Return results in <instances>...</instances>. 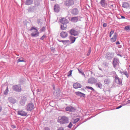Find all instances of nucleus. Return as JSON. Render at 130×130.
<instances>
[{
  "label": "nucleus",
  "mask_w": 130,
  "mask_h": 130,
  "mask_svg": "<svg viewBox=\"0 0 130 130\" xmlns=\"http://www.w3.org/2000/svg\"><path fill=\"white\" fill-rule=\"evenodd\" d=\"M75 93L77 95L81 97L84 98L85 96V94L79 91L76 92Z\"/></svg>",
  "instance_id": "obj_20"
},
{
  "label": "nucleus",
  "mask_w": 130,
  "mask_h": 130,
  "mask_svg": "<svg viewBox=\"0 0 130 130\" xmlns=\"http://www.w3.org/2000/svg\"><path fill=\"white\" fill-rule=\"evenodd\" d=\"M18 114H27V113L23 110H21L18 111Z\"/></svg>",
  "instance_id": "obj_33"
},
{
  "label": "nucleus",
  "mask_w": 130,
  "mask_h": 130,
  "mask_svg": "<svg viewBox=\"0 0 130 130\" xmlns=\"http://www.w3.org/2000/svg\"><path fill=\"white\" fill-rule=\"evenodd\" d=\"M34 30V31L31 34V35L34 37H37L39 36V32L38 30L34 27H32L29 30L30 31Z\"/></svg>",
  "instance_id": "obj_3"
},
{
  "label": "nucleus",
  "mask_w": 130,
  "mask_h": 130,
  "mask_svg": "<svg viewBox=\"0 0 130 130\" xmlns=\"http://www.w3.org/2000/svg\"><path fill=\"white\" fill-rule=\"evenodd\" d=\"M88 89L91 90L93 91L94 92L95 91L94 89L92 87L88 86H86V89Z\"/></svg>",
  "instance_id": "obj_30"
},
{
  "label": "nucleus",
  "mask_w": 130,
  "mask_h": 130,
  "mask_svg": "<svg viewBox=\"0 0 130 130\" xmlns=\"http://www.w3.org/2000/svg\"><path fill=\"white\" fill-rule=\"evenodd\" d=\"M112 35L109 34V37H111V35Z\"/></svg>",
  "instance_id": "obj_62"
},
{
  "label": "nucleus",
  "mask_w": 130,
  "mask_h": 130,
  "mask_svg": "<svg viewBox=\"0 0 130 130\" xmlns=\"http://www.w3.org/2000/svg\"><path fill=\"white\" fill-rule=\"evenodd\" d=\"M8 100L10 103L12 104H14L16 102V100L14 98H12L9 97L8 98Z\"/></svg>",
  "instance_id": "obj_22"
},
{
  "label": "nucleus",
  "mask_w": 130,
  "mask_h": 130,
  "mask_svg": "<svg viewBox=\"0 0 130 130\" xmlns=\"http://www.w3.org/2000/svg\"><path fill=\"white\" fill-rule=\"evenodd\" d=\"M100 3L101 6L103 7L106 8L107 6V4L106 0H101Z\"/></svg>",
  "instance_id": "obj_15"
},
{
  "label": "nucleus",
  "mask_w": 130,
  "mask_h": 130,
  "mask_svg": "<svg viewBox=\"0 0 130 130\" xmlns=\"http://www.w3.org/2000/svg\"><path fill=\"white\" fill-rule=\"evenodd\" d=\"M127 6L128 4L126 3H124L122 5V6L124 8H127Z\"/></svg>",
  "instance_id": "obj_35"
},
{
  "label": "nucleus",
  "mask_w": 130,
  "mask_h": 130,
  "mask_svg": "<svg viewBox=\"0 0 130 130\" xmlns=\"http://www.w3.org/2000/svg\"><path fill=\"white\" fill-rule=\"evenodd\" d=\"M123 106V105H121L119 106H118V107H116V109H118L120 108L121 107Z\"/></svg>",
  "instance_id": "obj_43"
},
{
  "label": "nucleus",
  "mask_w": 130,
  "mask_h": 130,
  "mask_svg": "<svg viewBox=\"0 0 130 130\" xmlns=\"http://www.w3.org/2000/svg\"><path fill=\"white\" fill-rule=\"evenodd\" d=\"M111 74H113V77L114 78H115L116 76V75H117L116 72L114 71H112L111 72Z\"/></svg>",
  "instance_id": "obj_36"
},
{
  "label": "nucleus",
  "mask_w": 130,
  "mask_h": 130,
  "mask_svg": "<svg viewBox=\"0 0 130 130\" xmlns=\"http://www.w3.org/2000/svg\"><path fill=\"white\" fill-rule=\"evenodd\" d=\"M117 55L119 56H120L121 57H122V56L120 54H117Z\"/></svg>",
  "instance_id": "obj_58"
},
{
  "label": "nucleus",
  "mask_w": 130,
  "mask_h": 130,
  "mask_svg": "<svg viewBox=\"0 0 130 130\" xmlns=\"http://www.w3.org/2000/svg\"><path fill=\"white\" fill-rule=\"evenodd\" d=\"M121 46L120 45L118 46V47L119 48H121Z\"/></svg>",
  "instance_id": "obj_59"
},
{
  "label": "nucleus",
  "mask_w": 130,
  "mask_h": 130,
  "mask_svg": "<svg viewBox=\"0 0 130 130\" xmlns=\"http://www.w3.org/2000/svg\"><path fill=\"white\" fill-rule=\"evenodd\" d=\"M114 79L115 82L117 84L119 85H122L121 79L118 77V75H116Z\"/></svg>",
  "instance_id": "obj_12"
},
{
  "label": "nucleus",
  "mask_w": 130,
  "mask_h": 130,
  "mask_svg": "<svg viewBox=\"0 0 130 130\" xmlns=\"http://www.w3.org/2000/svg\"><path fill=\"white\" fill-rule=\"evenodd\" d=\"M112 55L111 53H108L106 54L105 57L108 59L110 60L112 58Z\"/></svg>",
  "instance_id": "obj_23"
},
{
  "label": "nucleus",
  "mask_w": 130,
  "mask_h": 130,
  "mask_svg": "<svg viewBox=\"0 0 130 130\" xmlns=\"http://www.w3.org/2000/svg\"><path fill=\"white\" fill-rule=\"evenodd\" d=\"M121 72L122 73H123L125 75L127 78L128 77L129 75L127 73V71H123L122 72Z\"/></svg>",
  "instance_id": "obj_32"
},
{
  "label": "nucleus",
  "mask_w": 130,
  "mask_h": 130,
  "mask_svg": "<svg viewBox=\"0 0 130 130\" xmlns=\"http://www.w3.org/2000/svg\"><path fill=\"white\" fill-rule=\"evenodd\" d=\"M81 74H82V75H85V74H84V73L83 72H82V73H81Z\"/></svg>",
  "instance_id": "obj_60"
},
{
  "label": "nucleus",
  "mask_w": 130,
  "mask_h": 130,
  "mask_svg": "<svg viewBox=\"0 0 130 130\" xmlns=\"http://www.w3.org/2000/svg\"><path fill=\"white\" fill-rule=\"evenodd\" d=\"M87 114H85V116H87Z\"/></svg>",
  "instance_id": "obj_64"
},
{
  "label": "nucleus",
  "mask_w": 130,
  "mask_h": 130,
  "mask_svg": "<svg viewBox=\"0 0 130 130\" xmlns=\"http://www.w3.org/2000/svg\"><path fill=\"white\" fill-rule=\"evenodd\" d=\"M114 32V31H113L111 30L109 34L112 35Z\"/></svg>",
  "instance_id": "obj_50"
},
{
  "label": "nucleus",
  "mask_w": 130,
  "mask_h": 130,
  "mask_svg": "<svg viewBox=\"0 0 130 130\" xmlns=\"http://www.w3.org/2000/svg\"><path fill=\"white\" fill-rule=\"evenodd\" d=\"M79 120L80 119L79 118H77L74 119L73 121L72 122L73 124H75L78 122Z\"/></svg>",
  "instance_id": "obj_31"
},
{
  "label": "nucleus",
  "mask_w": 130,
  "mask_h": 130,
  "mask_svg": "<svg viewBox=\"0 0 130 130\" xmlns=\"http://www.w3.org/2000/svg\"><path fill=\"white\" fill-rule=\"evenodd\" d=\"M44 130H50V129L49 127H46L45 128Z\"/></svg>",
  "instance_id": "obj_51"
},
{
  "label": "nucleus",
  "mask_w": 130,
  "mask_h": 130,
  "mask_svg": "<svg viewBox=\"0 0 130 130\" xmlns=\"http://www.w3.org/2000/svg\"><path fill=\"white\" fill-rule=\"evenodd\" d=\"M79 12L78 9L76 8H74L72 9L71 11L72 14L74 15H77Z\"/></svg>",
  "instance_id": "obj_17"
},
{
  "label": "nucleus",
  "mask_w": 130,
  "mask_h": 130,
  "mask_svg": "<svg viewBox=\"0 0 130 130\" xmlns=\"http://www.w3.org/2000/svg\"><path fill=\"white\" fill-rule=\"evenodd\" d=\"M72 71V70H71L69 72L68 74V76H71Z\"/></svg>",
  "instance_id": "obj_39"
},
{
  "label": "nucleus",
  "mask_w": 130,
  "mask_h": 130,
  "mask_svg": "<svg viewBox=\"0 0 130 130\" xmlns=\"http://www.w3.org/2000/svg\"><path fill=\"white\" fill-rule=\"evenodd\" d=\"M27 98L24 96H22L21 98L20 101V104L22 105H24L25 104L26 102L27 101Z\"/></svg>",
  "instance_id": "obj_9"
},
{
  "label": "nucleus",
  "mask_w": 130,
  "mask_h": 130,
  "mask_svg": "<svg viewBox=\"0 0 130 130\" xmlns=\"http://www.w3.org/2000/svg\"><path fill=\"white\" fill-rule=\"evenodd\" d=\"M57 130H64V129L63 127H61L58 129Z\"/></svg>",
  "instance_id": "obj_49"
},
{
  "label": "nucleus",
  "mask_w": 130,
  "mask_h": 130,
  "mask_svg": "<svg viewBox=\"0 0 130 130\" xmlns=\"http://www.w3.org/2000/svg\"><path fill=\"white\" fill-rule=\"evenodd\" d=\"M2 107L1 106H0V112L2 111Z\"/></svg>",
  "instance_id": "obj_57"
},
{
  "label": "nucleus",
  "mask_w": 130,
  "mask_h": 130,
  "mask_svg": "<svg viewBox=\"0 0 130 130\" xmlns=\"http://www.w3.org/2000/svg\"><path fill=\"white\" fill-rule=\"evenodd\" d=\"M68 118L65 116L61 117L60 119H58V122L61 124L67 123L68 122Z\"/></svg>",
  "instance_id": "obj_2"
},
{
  "label": "nucleus",
  "mask_w": 130,
  "mask_h": 130,
  "mask_svg": "<svg viewBox=\"0 0 130 130\" xmlns=\"http://www.w3.org/2000/svg\"><path fill=\"white\" fill-rule=\"evenodd\" d=\"M91 47H90L89 50L88 51V52L87 54V56H89L90 55V53L91 52Z\"/></svg>",
  "instance_id": "obj_41"
},
{
  "label": "nucleus",
  "mask_w": 130,
  "mask_h": 130,
  "mask_svg": "<svg viewBox=\"0 0 130 130\" xmlns=\"http://www.w3.org/2000/svg\"><path fill=\"white\" fill-rule=\"evenodd\" d=\"M91 115V114H89V117L87 119L84 120V121L83 122H82V123H80L79 124L77 125L75 127V128L73 130L75 129L78 127L79 125H80L81 124H82L84 122H86V121H87L88 120H89L90 119H91V118H93V117H95L96 115H97V114H96V115H94L90 116Z\"/></svg>",
  "instance_id": "obj_8"
},
{
  "label": "nucleus",
  "mask_w": 130,
  "mask_h": 130,
  "mask_svg": "<svg viewBox=\"0 0 130 130\" xmlns=\"http://www.w3.org/2000/svg\"><path fill=\"white\" fill-rule=\"evenodd\" d=\"M104 83L105 84L109 85L110 83V80L109 78L105 79L104 80Z\"/></svg>",
  "instance_id": "obj_28"
},
{
  "label": "nucleus",
  "mask_w": 130,
  "mask_h": 130,
  "mask_svg": "<svg viewBox=\"0 0 130 130\" xmlns=\"http://www.w3.org/2000/svg\"><path fill=\"white\" fill-rule=\"evenodd\" d=\"M46 35H43L40 38V39L42 40H43L44 39V38L46 37Z\"/></svg>",
  "instance_id": "obj_44"
},
{
  "label": "nucleus",
  "mask_w": 130,
  "mask_h": 130,
  "mask_svg": "<svg viewBox=\"0 0 130 130\" xmlns=\"http://www.w3.org/2000/svg\"><path fill=\"white\" fill-rule=\"evenodd\" d=\"M120 43L119 41H118L116 42V44L117 45L119 44Z\"/></svg>",
  "instance_id": "obj_53"
},
{
  "label": "nucleus",
  "mask_w": 130,
  "mask_h": 130,
  "mask_svg": "<svg viewBox=\"0 0 130 130\" xmlns=\"http://www.w3.org/2000/svg\"><path fill=\"white\" fill-rule=\"evenodd\" d=\"M11 127L12 128H14L16 127V126L14 125H11Z\"/></svg>",
  "instance_id": "obj_46"
},
{
  "label": "nucleus",
  "mask_w": 130,
  "mask_h": 130,
  "mask_svg": "<svg viewBox=\"0 0 130 130\" xmlns=\"http://www.w3.org/2000/svg\"><path fill=\"white\" fill-rule=\"evenodd\" d=\"M66 111L70 112H74L75 111L76 108L72 106H67L65 108Z\"/></svg>",
  "instance_id": "obj_10"
},
{
  "label": "nucleus",
  "mask_w": 130,
  "mask_h": 130,
  "mask_svg": "<svg viewBox=\"0 0 130 130\" xmlns=\"http://www.w3.org/2000/svg\"><path fill=\"white\" fill-rule=\"evenodd\" d=\"M51 50H54L55 49L53 47H52L51 48Z\"/></svg>",
  "instance_id": "obj_54"
},
{
  "label": "nucleus",
  "mask_w": 130,
  "mask_h": 130,
  "mask_svg": "<svg viewBox=\"0 0 130 130\" xmlns=\"http://www.w3.org/2000/svg\"><path fill=\"white\" fill-rule=\"evenodd\" d=\"M76 38L73 36H70L69 39L71 41V44L72 43L74 42Z\"/></svg>",
  "instance_id": "obj_26"
},
{
  "label": "nucleus",
  "mask_w": 130,
  "mask_h": 130,
  "mask_svg": "<svg viewBox=\"0 0 130 130\" xmlns=\"http://www.w3.org/2000/svg\"><path fill=\"white\" fill-rule=\"evenodd\" d=\"M33 3V0H26L25 4L27 5H30Z\"/></svg>",
  "instance_id": "obj_24"
},
{
  "label": "nucleus",
  "mask_w": 130,
  "mask_h": 130,
  "mask_svg": "<svg viewBox=\"0 0 130 130\" xmlns=\"http://www.w3.org/2000/svg\"><path fill=\"white\" fill-rule=\"evenodd\" d=\"M8 91V87H7L6 89L5 90L4 92V94L5 95H6L7 94Z\"/></svg>",
  "instance_id": "obj_37"
},
{
  "label": "nucleus",
  "mask_w": 130,
  "mask_h": 130,
  "mask_svg": "<svg viewBox=\"0 0 130 130\" xmlns=\"http://www.w3.org/2000/svg\"><path fill=\"white\" fill-rule=\"evenodd\" d=\"M118 35L117 33L115 32L112 37L111 38L110 41L112 42H113L116 40Z\"/></svg>",
  "instance_id": "obj_16"
},
{
  "label": "nucleus",
  "mask_w": 130,
  "mask_h": 130,
  "mask_svg": "<svg viewBox=\"0 0 130 130\" xmlns=\"http://www.w3.org/2000/svg\"><path fill=\"white\" fill-rule=\"evenodd\" d=\"M12 88L14 91L17 92H19L22 91L21 86L19 84L13 85L12 87Z\"/></svg>",
  "instance_id": "obj_4"
},
{
  "label": "nucleus",
  "mask_w": 130,
  "mask_h": 130,
  "mask_svg": "<svg viewBox=\"0 0 130 130\" xmlns=\"http://www.w3.org/2000/svg\"><path fill=\"white\" fill-rule=\"evenodd\" d=\"M95 85L96 87L98 88H100L101 89H102V84L100 82H99L98 83H97L96 82L95 84Z\"/></svg>",
  "instance_id": "obj_25"
},
{
  "label": "nucleus",
  "mask_w": 130,
  "mask_h": 130,
  "mask_svg": "<svg viewBox=\"0 0 130 130\" xmlns=\"http://www.w3.org/2000/svg\"><path fill=\"white\" fill-rule=\"evenodd\" d=\"M71 21L73 22H76L78 21L77 17H74L71 18Z\"/></svg>",
  "instance_id": "obj_27"
},
{
  "label": "nucleus",
  "mask_w": 130,
  "mask_h": 130,
  "mask_svg": "<svg viewBox=\"0 0 130 130\" xmlns=\"http://www.w3.org/2000/svg\"><path fill=\"white\" fill-rule=\"evenodd\" d=\"M18 115H20L22 116H27L28 115L27 114H18Z\"/></svg>",
  "instance_id": "obj_48"
},
{
  "label": "nucleus",
  "mask_w": 130,
  "mask_h": 130,
  "mask_svg": "<svg viewBox=\"0 0 130 130\" xmlns=\"http://www.w3.org/2000/svg\"><path fill=\"white\" fill-rule=\"evenodd\" d=\"M40 22V19H38L37 21V22L38 24H39Z\"/></svg>",
  "instance_id": "obj_45"
},
{
  "label": "nucleus",
  "mask_w": 130,
  "mask_h": 130,
  "mask_svg": "<svg viewBox=\"0 0 130 130\" xmlns=\"http://www.w3.org/2000/svg\"><path fill=\"white\" fill-rule=\"evenodd\" d=\"M107 26V24L106 23H104L103 24V26L104 27H106Z\"/></svg>",
  "instance_id": "obj_47"
},
{
  "label": "nucleus",
  "mask_w": 130,
  "mask_h": 130,
  "mask_svg": "<svg viewBox=\"0 0 130 130\" xmlns=\"http://www.w3.org/2000/svg\"><path fill=\"white\" fill-rule=\"evenodd\" d=\"M37 8L36 6H31L28 8L27 10L28 12H33L35 11Z\"/></svg>",
  "instance_id": "obj_13"
},
{
  "label": "nucleus",
  "mask_w": 130,
  "mask_h": 130,
  "mask_svg": "<svg viewBox=\"0 0 130 130\" xmlns=\"http://www.w3.org/2000/svg\"><path fill=\"white\" fill-rule=\"evenodd\" d=\"M58 41L59 42H62L63 43V42H64L63 41V40H60L58 39Z\"/></svg>",
  "instance_id": "obj_52"
},
{
  "label": "nucleus",
  "mask_w": 130,
  "mask_h": 130,
  "mask_svg": "<svg viewBox=\"0 0 130 130\" xmlns=\"http://www.w3.org/2000/svg\"><path fill=\"white\" fill-rule=\"evenodd\" d=\"M23 59H24L23 58H20L18 60V62H25V61H24Z\"/></svg>",
  "instance_id": "obj_34"
},
{
  "label": "nucleus",
  "mask_w": 130,
  "mask_h": 130,
  "mask_svg": "<svg viewBox=\"0 0 130 130\" xmlns=\"http://www.w3.org/2000/svg\"><path fill=\"white\" fill-rule=\"evenodd\" d=\"M60 22L62 24L61 25L60 28L62 30H66L67 27V24L68 23L67 20L65 18H63L60 20Z\"/></svg>",
  "instance_id": "obj_1"
},
{
  "label": "nucleus",
  "mask_w": 130,
  "mask_h": 130,
  "mask_svg": "<svg viewBox=\"0 0 130 130\" xmlns=\"http://www.w3.org/2000/svg\"><path fill=\"white\" fill-rule=\"evenodd\" d=\"M79 31H77L74 29H72L69 30V33L71 35L74 36L78 35L79 33Z\"/></svg>",
  "instance_id": "obj_5"
},
{
  "label": "nucleus",
  "mask_w": 130,
  "mask_h": 130,
  "mask_svg": "<svg viewBox=\"0 0 130 130\" xmlns=\"http://www.w3.org/2000/svg\"><path fill=\"white\" fill-rule=\"evenodd\" d=\"M60 35L62 38H65L68 36V34L67 32L62 31L60 33Z\"/></svg>",
  "instance_id": "obj_18"
},
{
  "label": "nucleus",
  "mask_w": 130,
  "mask_h": 130,
  "mask_svg": "<svg viewBox=\"0 0 130 130\" xmlns=\"http://www.w3.org/2000/svg\"><path fill=\"white\" fill-rule=\"evenodd\" d=\"M73 86V87L75 89L80 88L82 87V85L80 84L77 83L74 84Z\"/></svg>",
  "instance_id": "obj_21"
},
{
  "label": "nucleus",
  "mask_w": 130,
  "mask_h": 130,
  "mask_svg": "<svg viewBox=\"0 0 130 130\" xmlns=\"http://www.w3.org/2000/svg\"><path fill=\"white\" fill-rule=\"evenodd\" d=\"M119 60L117 57H115L114 58L113 62V66L114 68L117 66L119 64Z\"/></svg>",
  "instance_id": "obj_11"
},
{
  "label": "nucleus",
  "mask_w": 130,
  "mask_h": 130,
  "mask_svg": "<svg viewBox=\"0 0 130 130\" xmlns=\"http://www.w3.org/2000/svg\"><path fill=\"white\" fill-rule=\"evenodd\" d=\"M45 27H43L41 29V31L42 32L44 31H45Z\"/></svg>",
  "instance_id": "obj_42"
},
{
  "label": "nucleus",
  "mask_w": 130,
  "mask_h": 130,
  "mask_svg": "<svg viewBox=\"0 0 130 130\" xmlns=\"http://www.w3.org/2000/svg\"><path fill=\"white\" fill-rule=\"evenodd\" d=\"M72 122H71L69 123V124L68 125V127L69 128H71L72 127Z\"/></svg>",
  "instance_id": "obj_38"
},
{
  "label": "nucleus",
  "mask_w": 130,
  "mask_h": 130,
  "mask_svg": "<svg viewBox=\"0 0 130 130\" xmlns=\"http://www.w3.org/2000/svg\"><path fill=\"white\" fill-rule=\"evenodd\" d=\"M78 71H79V72L80 73H81L82 72L81 71H80L79 69H78Z\"/></svg>",
  "instance_id": "obj_55"
},
{
  "label": "nucleus",
  "mask_w": 130,
  "mask_h": 130,
  "mask_svg": "<svg viewBox=\"0 0 130 130\" xmlns=\"http://www.w3.org/2000/svg\"><path fill=\"white\" fill-rule=\"evenodd\" d=\"M60 9V7L58 4L55 5L54 7V10L55 12H59Z\"/></svg>",
  "instance_id": "obj_19"
},
{
  "label": "nucleus",
  "mask_w": 130,
  "mask_h": 130,
  "mask_svg": "<svg viewBox=\"0 0 130 130\" xmlns=\"http://www.w3.org/2000/svg\"><path fill=\"white\" fill-rule=\"evenodd\" d=\"M63 43L64 44H65L66 43H70V41L68 40H63Z\"/></svg>",
  "instance_id": "obj_40"
},
{
  "label": "nucleus",
  "mask_w": 130,
  "mask_h": 130,
  "mask_svg": "<svg viewBox=\"0 0 130 130\" xmlns=\"http://www.w3.org/2000/svg\"><path fill=\"white\" fill-rule=\"evenodd\" d=\"M124 29L126 31H129L130 30V27L129 25L125 26L124 27Z\"/></svg>",
  "instance_id": "obj_29"
},
{
  "label": "nucleus",
  "mask_w": 130,
  "mask_h": 130,
  "mask_svg": "<svg viewBox=\"0 0 130 130\" xmlns=\"http://www.w3.org/2000/svg\"><path fill=\"white\" fill-rule=\"evenodd\" d=\"M35 108L33 103H30L27 105L26 107V109L28 111H30L34 109Z\"/></svg>",
  "instance_id": "obj_6"
},
{
  "label": "nucleus",
  "mask_w": 130,
  "mask_h": 130,
  "mask_svg": "<svg viewBox=\"0 0 130 130\" xmlns=\"http://www.w3.org/2000/svg\"><path fill=\"white\" fill-rule=\"evenodd\" d=\"M53 88L54 89V90H55V87H53Z\"/></svg>",
  "instance_id": "obj_63"
},
{
  "label": "nucleus",
  "mask_w": 130,
  "mask_h": 130,
  "mask_svg": "<svg viewBox=\"0 0 130 130\" xmlns=\"http://www.w3.org/2000/svg\"><path fill=\"white\" fill-rule=\"evenodd\" d=\"M110 5H111V7H113V5L112 4L111 5L110 4Z\"/></svg>",
  "instance_id": "obj_61"
},
{
  "label": "nucleus",
  "mask_w": 130,
  "mask_h": 130,
  "mask_svg": "<svg viewBox=\"0 0 130 130\" xmlns=\"http://www.w3.org/2000/svg\"><path fill=\"white\" fill-rule=\"evenodd\" d=\"M64 5L68 6H70L74 4L73 0H66L64 3Z\"/></svg>",
  "instance_id": "obj_14"
},
{
  "label": "nucleus",
  "mask_w": 130,
  "mask_h": 130,
  "mask_svg": "<svg viewBox=\"0 0 130 130\" xmlns=\"http://www.w3.org/2000/svg\"><path fill=\"white\" fill-rule=\"evenodd\" d=\"M97 82V79L93 77L89 78L88 81V83L90 84H95Z\"/></svg>",
  "instance_id": "obj_7"
},
{
  "label": "nucleus",
  "mask_w": 130,
  "mask_h": 130,
  "mask_svg": "<svg viewBox=\"0 0 130 130\" xmlns=\"http://www.w3.org/2000/svg\"><path fill=\"white\" fill-rule=\"evenodd\" d=\"M121 18L122 19H125V17L123 15H121Z\"/></svg>",
  "instance_id": "obj_56"
}]
</instances>
